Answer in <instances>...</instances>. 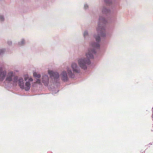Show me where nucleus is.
Here are the masks:
<instances>
[{
	"label": "nucleus",
	"mask_w": 153,
	"mask_h": 153,
	"mask_svg": "<svg viewBox=\"0 0 153 153\" xmlns=\"http://www.w3.org/2000/svg\"><path fill=\"white\" fill-rule=\"evenodd\" d=\"M33 76L34 77L37 78H39L41 77L40 74L36 72L33 73Z\"/></svg>",
	"instance_id": "nucleus-13"
},
{
	"label": "nucleus",
	"mask_w": 153,
	"mask_h": 153,
	"mask_svg": "<svg viewBox=\"0 0 153 153\" xmlns=\"http://www.w3.org/2000/svg\"><path fill=\"white\" fill-rule=\"evenodd\" d=\"M18 76H16L13 71H10L7 74L6 81L7 82L12 84L14 85V84L16 82Z\"/></svg>",
	"instance_id": "nucleus-5"
},
{
	"label": "nucleus",
	"mask_w": 153,
	"mask_h": 153,
	"mask_svg": "<svg viewBox=\"0 0 153 153\" xmlns=\"http://www.w3.org/2000/svg\"><path fill=\"white\" fill-rule=\"evenodd\" d=\"M100 48V45L98 43L94 42L89 43V47L85 53L86 57H81L77 59L79 66L81 69H87L88 66L91 63L90 59H93L94 55L96 53L95 49Z\"/></svg>",
	"instance_id": "nucleus-1"
},
{
	"label": "nucleus",
	"mask_w": 153,
	"mask_h": 153,
	"mask_svg": "<svg viewBox=\"0 0 153 153\" xmlns=\"http://www.w3.org/2000/svg\"><path fill=\"white\" fill-rule=\"evenodd\" d=\"M29 78V77L28 75H26L25 76L24 79L25 81L27 80Z\"/></svg>",
	"instance_id": "nucleus-19"
},
{
	"label": "nucleus",
	"mask_w": 153,
	"mask_h": 153,
	"mask_svg": "<svg viewBox=\"0 0 153 153\" xmlns=\"http://www.w3.org/2000/svg\"><path fill=\"white\" fill-rule=\"evenodd\" d=\"M83 35L84 38L87 39L88 37V33L87 30L85 31L83 33Z\"/></svg>",
	"instance_id": "nucleus-12"
},
{
	"label": "nucleus",
	"mask_w": 153,
	"mask_h": 153,
	"mask_svg": "<svg viewBox=\"0 0 153 153\" xmlns=\"http://www.w3.org/2000/svg\"><path fill=\"white\" fill-rule=\"evenodd\" d=\"M16 82L14 84V85H16L17 84L21 88H24L25 87V84L24 82V79L22 77H19L18 76V79L16 80Z\"/></svg>",
	"instance_id": "nucleus-6"
},
{
	"label": "nucleus",
	"mask_w": 153,
	"mask_h": 153,
	"mask_svg": "<svg viewBox=\"0 0 153 153\" xmlns=\"http://www.w3.org/2000/svg\"><path fill=\"white\" fill-rule=\"evenodd\" d=\"M72 69L69 67L66 68V71L69 77L74 78L75 77V75L80 72V68L79 66L75 62H73L71 65Z\"/></svg>",
	"instance_id": "nucleus-4"
},
{
	"label": "nucleus",
	"mask_w": 153,
	"mask_h": 153,
	"mask_svg": "<svg viewBox=\"0 0 153 153\" xmlns=\"http://www.w3.org/2000/svg\"><path fill=\"white\" fill-rule=\"evenodd\" d=\"M26 43V41L24 39H21L18 42V45L20 46H24Z\"/></svg>",
	"instance_id": "nucleus-11"
},
{
	"label": "nucleus",
	"mask_w": 153,
	"mask_h": 153,
	"mask_svg": "<svg viewBox=\"0 0 153 153\" xmlns=\"http://www.w3.org/2000/svg\"><path fill=\"white\" fill-rule=\"evenodd\" d=\"M101 10L102 13L104 14L109 13L110 12V10L109 9L105 7H102Z\"/></svg>",
	"instance_id": "nucleus-10"
},
{
	"label": "nucleus",
	"mask_w": 153,
	"mask_h": 153,
	"mask_svg": "<svg viewBox=\"0 0 153 153\" xmlns=\"http://www.w3.org/2000/svg\"><path fill=\"white\" fill-rule=\"evenodd\" d=\"M42 82L45 86H47L49 82L48 76L47 74L42 75Z\"/></svg>",
	"instance_id": "nucleus-7"
},
{
	"label": "nucleus",
	"mask_w": 153,
	"mask_h": 153,
	"mask_svg": "<svg viewBox=\"0 0 153 153\" xmlns=\"http://www.w3.org/2000/svg\"><path fill=\"white\" fill-rule=\"evenodd\" d=\"M105 1L106 3L109 4H111L112 2V0H105Z\"/></svg>",
	"instance_id": "nucleus-14"
},
{
	"label": "nucleus",
	"mask_w": 153,
	"mask_h": 153,
	"mask_svg": "<svg viewBox=\"0 0 153 153\" xmlns=\"http://www.w3.org/2000/svg\"><path fill=\"white\" fill-rule=\"evenodd\" d=\"M36 82L38 83H41V81L39 79H37Z\"/></svg>",
	"instance_id": "nucleus-21"
},
{
	"label": "nucleus",
	"mask_w": 153,
	"mask_h": 153,
	"mask_svg": "<svg viewBox=\"0 0 153 153\" xmlns=\"http://www.w3.org/2000/svg\"><path fill=\"white\" fill-rule=\"evenodd\" d=\"M4 16L3 15H1V21H4Z\"/></svg>",
	"instance_id": "nucleus-18"
},
{
	"label": "nucleus",
	"mask_w": 153,
	"mask_h": 153,
	"mask_svg": "<svg viewBox=\"0 0 153 153\" xmlns=\"http://www.w3.org/2000/svg\"><path fill=\"white\" fill-rule=\"evenodd\" d=\"M7 44L9 46H11L12 45V41L10 40H8L7 42Z\"/></svg>",
	"instance_id": "nucleus-15"
},
{
	"label": "nucleus",
	"mask_w": 153,
	"mask_h": 153,
	"mask_svg": "<svg viewBox=\"0 0 153 153\" xmlns=\"http://www.w3.org/2000/svg\"><path fill=\"white\" fill-rule=\"evenodd\" d=\"M6 51V50L4 48L1 49V55L4 53Z\"/></svg>",
	"instance_id": "nucleus-16"
},
{
	"label": "nucleus",
	"mask_w": 153,
	"mask_h": 153,
	"mask_svg": "<svg viewBox=\"0 0 153 153\" xmlns=\"http://www.w3.org/2000/svg\"><path fill=\"white\" fill-rule=\"evenodd\" d=\"M30 83L29 82L27 81L25 83V87L24 88H22V89H25L26 91H27L30 89Z\"/></svg>",
	"instance_id": "nucleus-9"
},
{
	"label": "nucleus",
	"mask_w": 153,
	"mask_h": 153,
	"mask_svg": "<svg viewBox=\"0 0 153 153\" xmlns=\"http://www.w3.org/2000/svg\"><path fill=\"white\" fill-rule=\"evenodd\" d=\"M6 71L4 68L1 67V81L4 80L6 77Z\"/></svg>",
	"instance_id": "nucleus-8"
},
{
	"label": "nucleus",
	"mask_w": 153,
	"mask_h": 153,
	"mask_svg": "<svg viewBox=\"0 0 153 153\" xmlns=\"http://www.w3.org/2000/svg\"><path fill=\"white\" fill-rule=\"evenodd\" d=\"M88 8V6L87 4H85L84 5V9L87 10Z\"/></svg>",
	"instance_id": "nucleus-17"
},
{
	"label": "nucleus",
	"mask_w": 153,
	"mask_h": 153,
	"mask_svg": "<svg viewBox=\"0 0 153 153\" xmlns=\"http://www.w3.org/2000/svg\"><path fill=\"white\" fill-rule=\"evenodd\" d=\"M99 22L98 25L96 28V30L97 32V34L94 35V37L95 39L97 42H95L98 43L100 45L99 42L101 41L100 36L102 37H105L106 36V33L105 30V25H102L101 23L105 24L107 23V20L103 16H100L99 17Z\"/></svg>",
	"instance_id": "nucleus-2"
},
{
	"label": "nucleus",
	"mask_w": 153,
	"mask_h": 153,
	"mask_svg": "<svg viewBox=\"0 0 153 153\" xmlns=\"http://www.w3.org/2000/svg\"><path fill=\"white\" fill-rule=\"evenodd\" d=\"M67 71H63L60 74L55 71L51 70H48V73L50 75V77L52 82H57L59 80L60 76L61 79L64 82H67L68 80V74H67Z\"/></svg>",
	"instance_id": "nucleus-3"
},
{
	"label": "nucleus",
	"mask_w": 153,
	"mask_h": 153,
	"mask_svg": "<svg viewBox=\"0 0 153 153\" xmlns=\"http://www.w3.org/2000/svg\"><path fill=\"white\" fill-rule=\"evenodd\" d=\"M28 80L29 81V82H32L33 81V79L32 78L30 77V78H29Z\"/></svg>",
	"instance_id": "nucleus-20"
}]
</instances>
